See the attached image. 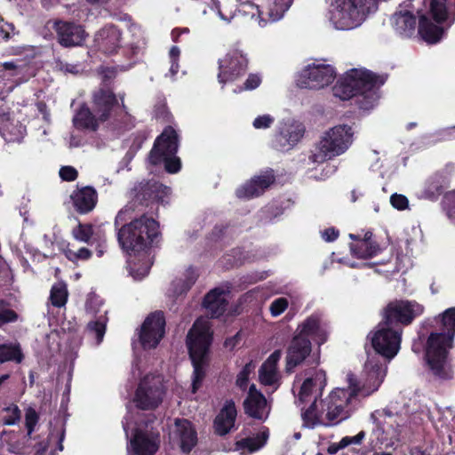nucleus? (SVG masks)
I'll list each match as a JSON object with an SVG mask.
<instances>
[{
    "mask_svg": "<svg viewBox=\"0 0 455 455\" xmlns=\"http://www.w3.org/2000/svg\"><path fill=\"white\" fill-rule=\"evenodd\" d=\"M261 79L258 75L251 74L248 76L243 87L234 89V92H241L243 91H251L256 89L260 84Z\"/></svg>",
    "mask_w": 455,
    "mask_h": 455,
    "instance_id": "56",
    "label": "nucleus"
},
{
    "mask_svg": "<svg viewBox=\"0 0 455 455\" xmlns=\"http://www.w3.org/2000/svg\"><path fill=\"white\" fill-rule=\"evenodd\" d=\"M71 199L78 212L87 213L92 211L96 206L98 195L93 188L84 187L74 191Z\"/></svg>",
    "mask_w": 455,
    "mask_h": 455,
    "instance_id": "38",
    "label": "nucleus"
},
{
    "mask_svg": "<svg viewBox=\"0 0 455 455\" xmlns=\"http://www.w3.org/2000/svg\"><path fill=\"white\" fill-rule=\"evenodd\" d=\"M255 367V363L252 361H251L243 366L242 371L237 375L236 385L241 389H245L247 387L249 376L251 373L254 371Z\"/></svg>",
    "mask_w": 455,
    "mask_h": 455,
    "instance_id": "48",
    "label": "nucleus"
},
{
    "mask_svg": "<svg viewBox=\"0 0 455 455\" xmlns=\"http://www.w3.org/2000/svg\"><path fill=\"white\" fill-rule=\"evenodd\" d=\"M178 151V135L172 127H167L157 137L149 155V162L156 165L162 162L170 173L178 172L181 167L180 159L175 156Z\"/></svg>",
    "mask_w": 455,
    "mask_h": 455,
    "instance_id": "13",
    "label": "nucleus"
},
{
    "mask_svg": "<svg viewBox=\"0 0 455 455\" xmlns=\"http://www.w3.org/2000/svg\"><path fill=\"white\" fill-rule=\"evenodd\" d=\"M365 437V432L360 431L355 436H345L340 440V446L341 447H347L352 444H361L363 440Z\"/></svg>",
    "mask_w": 455,
    "mask_h": 455,
    "instance_id": "59",
    "label": "nucleus"
},
{
    "mask_svg": "<svg viewBox=\"0 0 455 455\" xmlns=\"http://www.w3.org/2000/svg\"><path fill=\"white\" fill-rule=\"evenodd\" d=\"M354 130L350 125L339 124L325 131L312 151L310 159L322 164L343 155L353 144Z\"/></svg>",
    "mask_w": 455,
    "mask_h": 455,
    "instance_id": "7",
    "label": "nucleus"
},
{
    "mask_svg": "<svg viewBox=\"0 0 455 455\" xmlns=\"http://www.w3.org/2000/svg\"><path fill=\"white\" fill-rule=\"evenodd\" d=\"M0 134L7 142H20L26 134V126L5 105L0 108Z\"/></svg>",
    "mask_w": 455,
    "mask_h": 455,
    "instance_id": "24",
    "label": "nucleus"
},
{
    "mask_svg": "<svg viewBox=\"0 0 455 455\" xmlns=\"http://www.w3.org/2000/svg\"><path fill=\"white\" fill-rule=\"evenodd\" d=\"M274 182V176L270 172L255 176L250 181L237 188L236 196L242 199H250L259 196Z\"/></svg>",
    "mask_w": 455,
    "mask_h": 455,
    "instance_id": "34",
    "label": "nucleus"
},
{
    "mask_svg": "<svg viewBox=\"0 0 455 455\" xmlns=\"http://www.w3.org/2000/svg\"><path fill=\"white\" fill-rule=\"evenodd\" d=\"M293 0H270L267 4L268 20L263 15L259 5L251 0H236V11L244 22L257 25L259 28L267 26L268 21H277L283 18Z\"/></svg>",
    "mask_w": 455,
    "mask_h": 455,
    "instance_id": "11",
    "label": "nucleus"
},
{
    "mask_svg": "<svg viewBox=\"0 0 455 455\" xmlns=\"http://www.w3.org/2000/svg\"><path fill=\"white\" fill-rule=\"evenodd\" d=\"M335 77L336 71L331 65L316 60L299 72L296 82L300 88L319 90L331 84Z\"/></svg>",
    "mask_w": 455,
    "mask_h": 455,
    "instance_id": "17",
    "label": "nucleus"
},
{
    "mask_svg": "<svg viewBox=\"0 0 455 455\" xmlns=\"http://www.w3.org/2000/svg\"><path fill=\"white\" fill-rule=\"evenodd\" d=\"M3 37L8 39L12 37V34L14 35V26L12 23H5L4 26L1 28Z\"/></svg>",
    "mask_w": 455,
    "mask_h": 455,
    "instance_id": "62",
    "label": "nucleus"
},
{
    "mask_svg": "<svg viewBox=\"0 0 455 455\" xmlns=\"http://www.w3.org/2000/svg\"><path fill=\"white\" fill-rule=\"evenodd\" d=\"M289 307V300L287 298L279 297L275 299L269 305V312L273 317H277L282 315Z\"/></svg>",
    "mask_w": 455,
    "mask_h": 455,
    "instance_id": "49",
    "label": "nucleus"
},
{
    "mask_svg": "<svg viewBox=\"0 0 455 455\" xmlns=\"http://www.w3.org/2000/svg\"><path fill=\"white\" fill-rule=\"evenodd\" d=\"M296 334L302 337H312L319 345L324 343L329 335L328 324L322 315L314 313L298 325Z\"/></svg>",
    "mask_w": 455,
    "mask_h": 455,
    "instance_id": "25",
    "label": "nucleus"
},
{
    "mask_svg": "<svg viewBox=\"0 0 455 455\" xmlns=\"http://www.w3.org/2000/svg\"><path fill=\"white\" fill-rule=\"evenodd\" d=\"M282 356V351L277 349L274 351L264 362L259 371V381L262 385L270 387L273 390L278 388L280 385V372L277 363Z\"/></svg>",
    "mask_w": 455,
    "mask_h": 455,
    "instance_id": "29",
    "label": "nucleus"
},
{
    "mask_svg": "<svg viewBox=\"0 0 455 455\" xmlns=\"http://www.w3.org/2000/svg\"><path fill=\"white\" fill-rule=\"evenodd\" d=\"M370 338L376 355H381L389 361L400 350L402 330L383 318V321L371 332Z\"/></svg>",
    "mask_w": 455,
    "mask_h": 455,
    "instance_id": "14",
    "label": "nucleus"
},
{
    "mask_svg": "<svg viewBox=\"0 0 455 455\" xmlns=\"http://www.w3.org/2000/svg\"><path fill=\"white\" fill-rule=\"evenodd\" d=\"M452 341V333H431L427 339V361L433 373L441 379L450 378L446 370V356Z\"/></svg>",
    "mask_w": 455,
    "mask_h": 455,
    "instance_id": "15",
    "label": "nucleus"
},
{
    "mask_svg": "<svg viewBox=\"0 0 455 455\" xmlns=\"http://www.w3.org/2000/svg\"><path fill=\"white\" fill-rule=\"evenodd\" d=\"M140 417L139 412H133L128 408V412L123 421L124 430L128 436L129 429L134 433L130 440V446L136 455H154L160 445L158 431L148 424L138 423L135 419Z\"/></svg>",
    "mask_w": 455,
    "mask_h": 455,
    "instance_id": "10",
    "label": "nucleus"
},
{
    "mask_svg": "<svg viewBox=\"0 0 455 455\" xmlns=\"http://www.w3.org/2000/svg\"><path fill=\"white\" fill-rule=\"evenodd\" d=\"M326 386V375L323 370H317L303 379L297 378L293 386L295 403L298 406L319 403L318 398L322 396Z\"/></svg>",
    "mask_w": 455,
    "mask_h": 455,
    "instance_id": "16",
    "label": "nucleus"
},
{
    "mask_svg": "<svg viewBox=\"0 0 455 455\" xmlns=\"http://www.w3.org/2000/svg\"><path fill=\"white\" fill-rule=\"evenodd\" d=\"M171 438L179 443L183 452H189L197 443V434L192 423L186 419H176Z\"/></svg>",
    "mask_w": 455,
    "mask_h": 455,
    "instance_id": "26",
    "label": "nucleus"
},
{
    "mask_svg": "<svg viewBox=\"0 0 455 455\" xmlns=\"http://www.w3.org/2000/svg\"><path fill=\"white\" fill-rule=\"evenodd\" d=\"M390 204L395 209L398 211L407 210L409 209L410 205L408 198L404 195L397 193L391 195Z\"/></svg>",
    "mask_w": 455,
    "mask_h": 455,
    "instance_id": "55",
    "label": "nucleus"
},
{
    "mask_svg": "<svg viewBox=\"0 0 455 455\" xmlns=\"http://www.w3.org/2000/svg\"><path fill=\"white\" fill-rule=\"evenodd\" d=\"M121 33L114 25H108L100 29L94 36L96 47L107 53H114L120 46Z\"/></svg>",
    "mask_w": 455,
    "mask_h": 455,
    "instance_id": "32",
    "label": "nucleus"
},
{
    "mask_svg": "<svg viewBox=\"0 0 455 455\" xmlns=\"http://www.w3.org/2000/svg\"><path fill=\"white\" fill-rule=\"evenodd\" d=\"M236 415L237 412L234 402H226L214 419L213 427L215 433L222 436L235 430Z\"/></svg>",
    "mask_w": 455,
    "mask_h": 455,
    "instance_id": "35",
    "label": "nucleus"
},
{
    "mask_svg": "<svg viewBox=\"0 0 455 455\" xmlns=\"http://www.w3.org/2000/svg\"><path fill=\"white\" fill-rule=\"evenodd\" d=\"M424 312V307L416 301L396 300L387 305L383 318L395 326L409 324Z\"/></svg>",
    "mask_w": 455,
    "mask_h": 455,
    "instance_id": "20",
    "label": "nucleus"
},
{
    "mask_svg": "<svg viewBox=\"0 0 455 455\" xmlns=\"http://www.w3.org/2000/svg\"><path fill=\"white\" fill-rule=\"evenodd\" d=\"M229 291L230 287L226 285L212 289L206 294L204 307L212 317H219L226 311Z\"/></svg>",
    "mask_w": 455,
    "mask_h": 455,
    "instance_id": "30",
    "label": "nucleus"
},
{
    "mask_svg": "<svg viewBox=\"0 0 455 455\" xmlns=\"http://www.w3.org/2000/svg\"><path fill=\"white\" fill-rule=\"evenodd\" d=\"M180 35H181V30L180 28L173 29L172 32V40L176 41Z\"/></svg>",
    "mask_w": 455,
    "mask_h": 455,
    "instance_id": "64",
    "label": "nucleus"
},
{
    "mask_svg": "<svg viewBox=\"0 0 455 455\" xmlns=\"http://www.w3.org/2000/svg\"><path fill=\"white\" fill-rule=\"evenodd\" d=\"M213 9L219 18L228 24H229L237 14L236 6L234 7L230 3H225L223 5H220L218 1H214Z\"/></svg>",
    "mask_w": 455,
    "mask_h": 455,
    "instance_id": "43",
    "label": "nucleus"
},
{
    "mask_svg": "<svg viewBox=\"0 0 455 455\" xmlns=\"http://www.w3.org/2000/svg\"><path fill=\"white\" fill-rule=\"evenodd\" d=\"M340 445V441L339 443H334L331 445H330L328 448L329 453L334 454L338 452L339 450L345 449V447H341Z\"/></svg>",
    "mask_w": 455,
    "mask_h": 455,
    "instance_id": "63",
    "label": "nucleus"
},
{
    "mask_svg": "<svg viewBox=\"0 0 455 455\" xmlns=\"http://www.w3.org/2000/svg\"><path fill=\"white\" fill-rule=\"evenodd\" d=\"M246 67V56L239 50H230L219 60V83L225 85L235 82L245 73Z\"/></svg>",
    "mask_w": 455,
    "mask_h": 455,
    "instance_id": "19",
    "label": "nucleus"
},
{
    "mask_svg": "<svg viewBox=\"0 0 455 455\" xmlns=\"http://www.w3.org/2000/svg\"><path fill=\"white\" fill-rule=\"evenodd\" d=\"M445 204L447 205V216L455 224V191L445 196Z\"/></svg>",
    "mask_w": 455,
    "mask_h": 455,
    "instance_id": "58",
    "label": "nucleus"
},
{
    "mask_svg": "<svg viewBox=\"0 0 455 455\" xmlns=\"http://www.w3.org/2000/svg\"><path fill=\"white\" fill-rule=\"evenodd\" d=\"M268 436V429L263 427L255 436L237 441L235 444V451H239L242 455L257 451L265 445Z\"/></svg>",
    "mask_w": 455,
    "mask_h": 455,
    "instance_id": "39",
    "label": "nucleus"
},
{
    "mask_svg": "<svg viewBox=\"0 0 455 455\" xmlns=\"http://www.w3.org/2000/svg\"><path fill=\"white\" fill-rule=\"evenodd\" d=\"M165 319L162 312L149 315L141 325L139 337L144 349L156 347L165 332Z\"/></svg>",
    "mask_w": 455,
    "mask_h": 455,
    "instance_id": "22",
    "label": "nucleus"
},
{
    "mask_svg": "<svg viewBox=\"0 0 455 455\" xmlns=\"http://www.w3.org/2000/svg\"><path fill=\"white\" fill-rule=\"evenodd\" d=\"M275 118L269 114H264L257 116L252 123L255 129H267L274 124Z\"/></svg>",
    "mask_w": 455,
    "mask_h": 455,
    "instance_id": "57",
    "label": "nucleus"
},
{
    "mask_svg": "<svg viewBox=\"0 0 455 455\" xmlns=\"http://www.w3.org/2000/svg\"><path fill=\"white\" fill-rule=\"evenodd\" d=\"M20 419V410L16 404H10L3 409V421L5 425H15Z\"/></svg>",
    "mask_w": 455,
    "mask_h": 455,
    "instance_id": "45",
    "label": "nucleus"
},
{
    "mask_svg": "<svg viewBox=\"0 0 455 455\" xmlns=\"http://www.w3.org/2000/svg\"><path fill=\"white\" fill-rule=\"evenodd\" d=\"M135 212V202H131L127 204L124 208H122L115 220V226L117 227L122 222L125 221L128 218H130L132 213Z\"/></svg>",
    "mask_w": 455,
    "mask_h": 455,
    "instance_id": "54",
    "label": "nucleus"
},
{
    "mask_svg": "<svg viewBox=\"0 0 455 455\" xmlns=\"http://www.w3.org/2000/svg\"><path fill=\"white\" fill-rule=\"evenodd\" d=\"M39 415L32 407H28L25 411V425L28 430V435H31L38 422Z\"/></svg>",
    "mask_w": 455,
    "mask_h": 455,
    "instance_id": "51",
    "label": "nucleus"
},
{
    "mask_svg": "<svg viewBox=\"0 0 455 455\" xmlns=\"http://www.w3.org/2000/svg\"><path fill=\"white\" fill-rule=\"evenodd\" d=\"M386 373L387 365L381 362L379 355L369 356L359 378L353 373L347 375L348 388L356 398L369 396L379 389Z\"/></svg>",
    "mask_w": 455,
    "mask_h": 455,
    "instance_id": "9",
    "label": "nucleus"
},
{
    "mask_svg": "<svg viewBox=\"0 0 455 455\" xmlns=\"http://www.w3.org/2000/svg\"><path fill=\"white\" fill-rule=\"evenodd\" d=\"M311 348V342L307 338L295 334L287 349V371L300 364L309 355Z\"/></svg>",
    "mask_w": 455,
    "mask_h": 455,
    "instance_id": "28",
    "label": "nucleus"
},
{
    "mask_svg": "<svg viewBox=\"0 0 455 455\" xmlns=\"http://www.w3.org/2000/svg\"><path fill=\"white\" fill-rule=\"evenodd\" d=\"M305 127L301 123L292 119L283 121L275 137V147L281 151L291 149L303 137Z\"/></svg>",
    "mask_w": 455,
    "mask_h": 455,
    "instance_id": "23",
    "label": "nucleus"
},
{
    "mask_svg": "<svg viewBox=\"0 0 455 455\" xmlns=\"http://www.w3.org/2000/svg\"><path fill=\"white\" fill-rule=\"evenodd\" d=\"M56 33L58 42L64 47L81 46L88 36L83 26L73 22L56 23Z\"/></svg>",
    "mask_w": 455,
    "mask_h": 455,
    "instance_id": "27",
    "label": "nucleus"
},
{
    "mask_svg": "<svg viewBox=\"0 0 455 455\" xmlns=\"http://www.w3.org/2000/svg\"><path fill=\"white\" fill-rule=\"evenodd\" d=\"M447 183L448 176L445 172H437L426 180L417 196L421 199L436 200Z\"/></svg>",
    "mask_w": 455,
    "mask_h": 455,
    "instance_id": "36",
    "label": "nucleus"
},
{
    "mask_svg": "<svg viewBox=\"0 0 455 455\" xmlns=\"http://www.w3.org/2000/svg\"><path fill=\"white\" fill-rule=\"evenodd\" d=\"M76 240L88 243L92 235V226L89 224L79 223L72 231Z\"/></svg>",
    "mask_w": 455,
    "mask_h": 455,
    "instance_id": "46",
    "label": "nucleus"
},
{
    "mask_svg": "<svg viewBox=\"0 0 455 455\" xmlns=\"http://www.w3.org/2000/svg\"><path fill=\"white\" fill-rule=\"evenodd\" d=\"M349 237L356 242L350 245L352 254L360 259L372 258L380 252V247L372 241V233L365 232L363 235L350 234Z\"/></svg>",
    "mask_w": 455,
    "mask_h": 455,
    "instance_id": "33",
    "label": "nucleus"
},
{
    "mask_svg": "<svg viewBox=\"0 0 455 455\" xmlns=\"http://www.w3.org/2000/svg\"><path fill=\"white\" fill-rule=\"evenodd\" d=\"M92 99L93 111L82 106L75 114L73 124L76 129L95 132L120 108L116 95L109 90L100 89Z\"/></svg>",
    "mask_w": 455,
    "mask_h": 455,
    "instance_id": "6",
    "label": "nucleus"
},
{
    "mask_svg": "<svg viewBox=\"0 0 455 455\" xmlns=\"http://www.w3.org/2000/svg\"><path fill=\"white\" fill-rule=\"evenodd\" d=\"M103 299L96 294L88 295L85 310L87 314L95 316L94 321H91L87 325V331L90 336L95 339V344L100 345L104 338L106 324L108 322L107 310H101Z\"/></svg>",
    "mask_w": 455,
    "mask_h": 455,
    "instance_id": "21",
    "label": "nucleus"
},
{
    "mask_svg": "<svg viewBox=\"0 0 455 455\" xmlns=\"http://www.w3.org/2000/svg\"><path fill=\"white\" fill-rule=\"evenodd\" d=\"M321 236L325 242H332L339 236V231L334 228H328L321 232Z\"/></svg>",
    "mask_w": 455,
    "mask_h": 455,
    "instance_id": "61",
    "label": "nucleus"
},
{
    "mask_svg": "<svg viewBox=\"0 0 455 455\" xmlns=\"http://www.w3.org/2000/svg\"><path fill=\"white\" fill-rule=\"evenodd\" d=\"M163 378L158 374H147L139 384L133 402L142 410L156 408L163 401Z\"/></svg>",
    "mask_w": 455,
    "mask_h": 455,
    "instance_id": "18",
    "label": "nucleus"
},
{
    "mask_svg": "<svg viewBox=\"0 0 455 455\" xmlns=\"http://www.w3.org/2000/svg\"><path fill=\"white\" fill-rule=\"evenodd\" d=\"M379 0H326L325 18L342 31L361 27L379 8Z\"/></svg>",
    "mask_w": 455,
    "mask_h": 455,
    "instance_id": "4",
    "label": "nucleus"
},
{
    "mask_svg": "<svg viewBox=\"0 0 455 455\" xmlns=\"http://www.w3.org/2000/svg\"><path fill=\"white\" fill-rule=\"evenodd\" d=\"M372 429L371 441L374 446L392 447L400 435L398 416L388 410H378L371 414Z\"/></svg>",
    "mask_w": 455,
    "mask_h": 455,
    "instance_id": "12",
    "label": "nucleus"
},
{
    "mask_svg": "<svg viewBox=\"0 0 455 455\" xmlns=\"http://www.w3.org/2000/svg\"><path fill=\"white\" fill-rule=\"evenodd\" d=\"M22 359L23 355L19 345H0V363H4L8 361H14L19 363Z\"/></svg>",
    "mask_w": 455,
    "mask_h": 455,
    "instance_id": "42",
    "label": "nucleus"
},
{
    "mask_svg": "<svg viewBox=\"0 0 455 455\" xmlns=\"http://www.w3.org/2000/svg\"><path fill=\"white\" fill-rule=\"evenodd\" d=\"M378 78L364 68H353L339 78L332 88L333 95L347 100L355 97V103L362 110L372 109L379 99Z\"/></svg>",
    "mask_w": 455,
    "mask_h": 455,
    "instance_id": "3",
    "label": "nucleus"
},
{
    "mask_svg": "<svg viewBox=\"0 0 455 455\" xmlns=\"http://www.w3.org/2000/svg\"><path fill=\"white\" fill-rule=\"evenodd\" d=\"M443 325L446 328L445 333H452V339L455 337V307L446 309L442 315Z\"/></svg>",
    "mask_w": 455,
    "mask_h": 455,
    "instance_id": "47",
    "label": "nucleus"
},
{
    "mask_svg": "<svg viewBox=\"0 0 455 455\" xmlns=\"http://www.w3.org/2000/svg\"><path fill=\"white\" fill-rule=\"evenodd\" d=\"M147 188L144 190L143 196H148V198L157 201H163L164 196L170 193V188L158 182H152L147 185Z\"/></svg>",
    "mask_w": 455,
    "mask_h": 455,
    "instance_id": "44",
    "label": "nucleus"
},
{
    "mask_svg": "<svg viewBox=\"0 0 455 455\" xmlns=\"http://www.w3.org/2000/svg\"><path fill=\"white\" fill-rule=\"evenodd\" d=\"M60 176L63 180L73 181L77 177V172L71 166H64L60 170Z\"/></svg>",
    "mask_w": 455,
    "mask_h": 455,
    "instance_id": "60",
    "label": "nucleus"
},
{
    "mask_svg": "<svg viewBox=\"0 0 455 455\" xmlns=\"http://www.w3.org/2000/svg\"><path fill=\"white\" fill-rule=\"evenodd\" d=\"M197 278L196 272L194 268L189 267L186 270L184 277L175 279L169 290L172 296H179L186 292L196 282Z\"/></svg>",
    "mask_w": 455,
    "mask_h": 455,
    "instance_id": "40",
    "label": "nucleus"
},
{
    "mask_svg": "<svg viewBox=\"0 0 455 455\" xmlns=\"http://www.w3.org/2000/svg\"><path fill=\"white\" fill-rule=\"evenodd\" d=\"M68 289L67 285L62 283H57L52 285L50 293V301L52 306L57 307H64L68 300Z\"/></svg>",
    "mask_w": 455,
    "mask_h": 455,
    "instance_id": "41",
    "label": "nucleus"
},
{
    "mask_svg": "<svg viewBox=\"0 0 455 455\" xmlns=\"http://www.w3.org/2000/svg\"><path fill=\"white\" fill-rule=\"evenodd\" d=\"M244 410L249 416L260 420L268 417L270 408L265 396L257 391L255 385L250 387L248 397L244 401Z\"/></svg>",
    "mask_w": 455,
    "mask_h": 455,
    "instance_id": "31",
    "label": "nucleus"
},
{
    "mask_svg": "<svg viewBox=\"0 0 455 455\" xmlns=\"http://www.w3.org/2000/svg\"><path fill=\"white\" fill-rule=\"evenodd\" d=\"M424 10L419 12V33L423 40L435 44L443 36V29L439 26L449 18L451 0H423Z\"/></svg>",
    "mask_w": 455,
    "mask_h": 455,
    "instance_id": "8",
    "label": "nucleus"
},
{
    "mask_svg": "<svg viewBox=\"0 0 455 455\" xmlns=\"http://www.w3.org/2000/svg\"><path fill=\"white\" fill-rule=\"evenodd\" d=\"M65 255L69 260L77 262L78 260L88 259L91 257L92 252L86 248H80L77 251L67 249L65 251Z\"/></svg>",
    "mask_w": 455,
    "mask_h": 455,
    "instance_id": "52",
    "label": "nucleus"
},
{
    "mask_svg": "<svg viewBox=\"0 0 455 455\" xmlns=\"http://www.w3.org/2000/svg\"><path fill=\"white\" fill-rule=\"evenodd\" d=\"M212 335L210 322L205 317L198 318L188 334L187 344L194 367L192 377L193 393H196L201 387L205 376Z\"/></svg>",
    "mask_w": 455,
    "mask_h": 455,
    "instance_id": "5",
    "label": "nucleus"
},
{
    "mask_svg": "<svg viewBox=\"0 0 455 455\" xmlns=\"http://www.w3.org/2000/svg\"><path fill=\"white\" fill-rule=\"evenodd\" d=\"M46 449H47V444L40 443L35 455H43V452L45 451ZM23 450H24V446L21 445V443L19 441H17L15 443H9L8 447H7V451L11 453H13L14 455H25V452Z\"/></svg>",
    "mask_w": 455,
    "mask_h": 455,
    "instance_id": "53",
    "label": "nucleus"
},
{
    "mask_svg": "<svg viewBox=\"0 0 455 455\" xmlns=\"http://www.w3.org/2000/svg\"><path fill=\"white\" fill-rule=\"evenodd\" d=\"M391 23L396 33L403 37L411 36L417 24L412 12L403 7L393 14Z\"/></svg>",
    "mask_w": 455,
    "mask_h": 455,
    "instance_id": "37",
    "label": "nucleus"
},
{
    "mask_svg": "<svg viewBox=\"0 0 455 455\" xmlns=\"http://www.w3.org/2000/svg\"><path fill=\"white\" fill-rule=\"evenodd\" d=\"M180 55V50L177 46H172L169 52V58L171 62V67L169 69L167 76L171 78H174V76L179 72L180 65H179V58Z\"/></svg>",
    "mask_w": 455,
    "mask_h": 455,
    "instance_id": "50",
    "label": "nucleus"
},
{
    "mask_svg": "<svg viewBox=\"0 0 455 455\" xmlns=\"http://www.w3.org/2000/svg\"><path fill=\"white\" fill-rule=\"evenodd\" d=\"M356 400L349 388H335L319 403L301 408L303 425L308 428L336 425L350 416Z\"/></svg>",
    "mask_w": 455,
    "mask_h": 455,
    "instance_id": "2",
    "label": "nucleus"
},
{
    "mask_svg": "<svg viewBox=\"0 0 455 455\" xmlns=\"http://www.w3.org/2000/svg\"><path fill=\"white\" fill-rule=\"evenodd\" d=\"M159 235L158 223L146 214L118 228L117 240L129 255V271L134 280H141L148 275L153 264L149 247Z\"/></svg>",
    "mask_w": 455,
    "mask_h": 455,
    "instance_id": "1",
    "label": "nucleus"
}]
</instances>
